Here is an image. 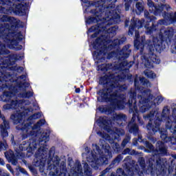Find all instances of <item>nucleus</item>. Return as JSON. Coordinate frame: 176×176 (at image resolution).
<instances>
[{
  "label": "nucleus",
  "instance_id": "1",
  "mask_svg": "<svg viewBox=\"0 0 176 176\" xmlns=\"http://www.w3.org/2000/svg\"><path fill=\"white\" fill-rule=\"evenodd\" d=\"M131 52H120L119 64H102L98 66V71L106 72L105 75L99 80V84L102 85L104 88L100 89L98 94L100 97L98 98V101L100 102H109L111 105L109 112H112L113 109H124L126 104H129L130 113H133L131 122L128 124L129 133H133L134 135L138 134V125L135 123L138 118L139 124L142 126L144 121L138 116V109L137 108V93L134 89H131L128 103L126 102V95L120 91L127 90L126 85L120 84V82L128 79H131V74H129V69L133 67L134 62L129 63L126 58L130 56Z\"/></svg>",
  "mask_w": 176,
  "mask_h": 176
},
{
  "label": "nucleus",
  "instance_id": "2",
  "mask_svg": "<svg viewBox=\"0 0 176 176\" xmlns=\"http://www.w3.org/2000/svg\"><path fill=\"white\" fill-rule=\"evenodd\" d=\"M96 7L95 17H91L88 19V23H97L96 26H93L89 29L90 32L95 31V33L92 35L93 38H95L100 34L102 38H98L94 42L93 47L99 52H94V58L98 60V63H100L105 60V53L103 52V49H107V44L108 41L104 39V36H108L107 34H109V36L113 38L116 35V31L119 28L117 25L109 28V25L112 24H118L120 23V6L115 8V4H110L107 7L104 6V1L102 0L95 2L94 4ZM102 32V34H101Z\"/></svg>",
  "mask_w": 176,
  "mask_h": 176
},
{
  "label": "nucleus",
  "instance_id": "3",
  "mask_svg": "<svg viewBox=\"0 0 176 176\" xmlns=\"http://www.w3.org/2000/svg\"><path fill=\"white\" fill-rule=\"evenodd\" d=\"M170 115V109L168 107H164L162 110V118L157 116L156 120L154 121V124H152V120L155 118V111H151L150 113L144 116H143L145 120H149L146 129L148 131L150 135H155L156 133L160 131L161 134L160 137L164 141V142H170L172 145H175L176 144V109H173L172 116ZM164 120L166 122V128L170 130L173 133V137L167 136V131H160V124Z\"/></svg>",
  "mask_w": 176,
  "mask_h": 176
},
{
  "label": "nucleus",
  "instance_id": "4",
  "mask_svg": "<svg viewBox=\"0 0 176 176\" xmlns=\"http://www.w3.org/2000/svg\"><path fill=\"white\" fill-rule=\"evenodd\" d=\"M6 76L3 74V76L0 77V91H3V95L0 96V101L3 102H10L3 106L4 111L9 109H16V112L10 116V119L12 120L14 124H19L21 120L27 118L30 109L24 107V105H30L31 102L30 100H13V96L14 94L10 91L11 86L9 83L10 80V76L8 78L6 79Z\"/></svg>",
  "mask_w": 176,
  "mask_h": 176
},
{
  "label": "nucleus",
  "instance_id": "5",
  "mask_svg": "<svg viewBox=\"0 0 176 176\" xmlns=\"http://www.w3.org/2000/svg\"><path fill=\"white\" fill-rule=\"evenodd\" d=\"M0 21H3V23H10V24L3 23L0 25V38L3 39L9 49L16 52L21 50L23 45L19 44L20 32L14 31L17 27H21V21L8 15L0 16Z\"/></svg>",
  "mask_w": 176,
  "mask_h": 176
},
{
  "label": "nucleus",
  "instance_id": "6",
  "mask_svg": "<svg viewBox=\"0 0 176 176\" xmlns=\"http://www.w3.org/2000/svg\"><path fill=\"white\" fill-rule=\"evenodd\" d=\"M144 145L147 149H149L148 152L153 153V156L148 160L151 171L155 173L157 176H167V168L166 167L167 160L157 157V155L167 156L168 155V147L162 141H158L156 143L155 149L153 144L148 141L144 142Z\"/></svg>",
  "mask_w": 176,
  "mask_h": 176
},
{
  "label": "nucleus",
  "instance_id": "7",
  "mask_svg": "<svg viewBox=\"0 0 176 176\" xmlns=\"http://www.w3.org/2000/svg\"><path fill=\"white\" fill-rule=\"evenodd\" d=\"M92 146L93 151H89L86 154L87 162L94 170H98L100 164L105 163L108 159H111V146L108 144H102V148L104 151H102L97 144H92Z\"/></svg>",
  "mask_w": 176,
  "mask_h": 176
},
{
  "label": "nucleus",
  "instance_id": "8",
  "mask_svg": "<svg viewBox=\"0 0 176 176\" xmlns=\"http://www.w3.org/2000/svg\"><path fill=\"white\" fill-rule=\"evenodd\" d=\"M124 162H127L124 164V168L127 171L128 175L124 174V170L122 168L117 169V175L119 176H144V173H156L152 171L151 166L149 168L146 169L145 165V158L140 157L138 160V163H139L141 168L138 164H135V161L131 160V156H127L124 158Z\"/></svg>",
  "mask_w": 176,
  "mask_h": 176
},
{
  "label": "nucleus",
  "instance_id": "9",
  "mask_svg": "<svg viewBox=\"0 0 176 176\" xmlns=\"http://www.w3.org/2000/svg\"><path fill=\"white\" fill-rule=\"evenodd\" d=\"M25 0H0V13L9 14L14 12L18 16L25 14Z\"/></svg>",
  "mask_w": 176,
  "mask_h": 176
},
{
  "label": "nucleus",
  "instance_id": "10",
  "mask_svg": "<svg viewBox=\"0 0 176 176\" xmlns=\"http://www.w3.org/2000/svg\"><path fill=\"white\" fill-rule=\"evenodd\" d=\"M42 116L41 113H36L29 117L28 120H25V118L21 120L20 123L17 124L16 126V130H22L24 134L26 135H35V130H38L41 126H43L46 122L45 120H40L36 124L32 126V124L30 120H36Z\"/></svg>",
  "mask_w": 176,
  "mask_h": 176
},
{
  "label": "nucleus",
  "instance_id": "11",
  "mask_svg": "<svg viewBox=\"0 0 176 176\" xmlns=\"http://www.w3.org/2000/svg\"><path fill=\"white\" fill-rule=\"evenodd\" d=\"M60 157L57 155H54L50 162L51 166H53V169H51L50 173L52 176H71L67 171V165L65 161H61L60 163Z\"/></svg>",
  "mask_w": 176,
  "mask_h": 176
},
{
  "label": "nucleus",
  "instance_id": "12",
  "mask_svg": "<svg viewBox=\"0 0 176 176\" xmlns=\"http://www.w3.org/2000/svg\"><path fill=\"white\" fill-rule=\"evenodd\" d=\"M67 164L71 167L70 173L72 176H91L92 174L91 168H90L87 162L82 163V164H84V172L82 164H80V162L79 161H76V162L74 163V160L69 158Z\"/></svg>",
  "mask_w": 176,
  "mask_h": 176
},
{
  "label": "nucleus",
  "instance_id": "13",
  "mask_svg": "<svg viewBox=\"0 0 176 176\" xmlns=\"http://www.w3.org/2000/svg\"><path fill=\"white\" fill-rule=\"evenodd\" d=\"M156 41L157 40L155 39L153 41V45L149 47L151 52L148 54L142 56V60L143 63H144V65L146 67V68H152V67H153V63L160 64V59L159 57L152 52V50H155V49H153L154 47L157 49V47L160 46V41H157V43L156 44V43H155Z\"/></svg>",
  "mask_w": 176,
  "mask_h": 176
},
{
  "label": "nucleus",
  "instance_id": "14",
  "mask_svg": "<svg viewBox=\"0 0 176 176\" xmlns=\"http://www.w3.org/2000/svg\"><path fill=\"white\" fill-rule=\"evenodd\" d=\"M144 23H145L144 19H142L141 21H134V19H133L131 20V25L129 30V35H133L135 31V36L136 39L134 41V46L138 49H140V41L137 40L138 39V38H140V33L138 32V30H140L142 27Z\"/></svg>",
  "mask_w": 176,
  "mask_h": 176
},
{
  "label": "nucleus",
  "instance_id": "15",
  "mask_svg": "<svg viewBox=\"0 0 176 176\" xmlns=\"http://www.w3.org/2000/svg\"><path fill=\"white\" fill-rule=\"evenodd\" d=\"M21 58V56L17 54H10L5 58L0 56V73L4 75L5 71L8 69V67H9V65H13L16 61Z\"/></svg>",
  "mask_w": 176,
  "mask_h": 176
},
{
  "label": "nucleus",
  "instance_id": "16",
  "mask_svg": "<svg viewBox=\"0 0 176 176\" xmlns=\"http://www.w3.org/2000/svg\"><path fill=\"white\" fill-rule=\"evenodd\" d=\"M147 5L149 8L150 12H153L155 16L161 14V13H163L164 10L168 12L171 9V7L168 4H158L157 6H155L153 1L151 0L147 1Z\"/></svg>",
  "mask_w": 176,
  "mask_h": 176
},
{
  "label": "nucleus",
  "instance_id": "17",
  "mask_svg": "<svg viewBox=\"0 0 176 176\" xmlns=\"http://www.w3.org/2000/svg\"><path fill=\"white\" fill-rule=\"evenodd\" d=\"M159 36L161 41H164V39H170L173 36H174V29L171 28H166L163 27L160 30Z\"/></svg>",
  "mask_w": 176,
  "mask_h": 176
},
{
  "label": "nucleus",
  "instance_id": "18",
  "mask_svg": "<svg viewBox=\"0 0 176 176\" xmlns=\"http://www.w3.org/2000/svg\"><path fill=\"white\" fill-rule=\"evenodd\" d=\"M138 98L140 104H146L151 100H153V95L151 94V89H145L142 95L138 96Z\"/></svg>",
  "mask_w": 176,
  "mask_h": 176
},
{
  "label": "nucleus",
  "instance_id": "19",
  "mask_svg": "<svg viewBox=\"0 0 176 176\" xmlns=\"http://www.w3.org/2000/svg\"><path fill=\"white\" fill-rule=\"evenodd\" d=\"M18 154L16 156H15L14 153H13V151L10 150L8 152L5 153V156L6 159L10 162V163H12L13 166L17 165V157L19 156V154L20 153L19 151H16Z\"/></svg>",
  "mask_w": 176,
  "mask_h": 176
},
{
  "label": "nucleus",
  "instance_id": "20",
  "mask_svg": "<svg viewBox=\"0 0 176 176\" xmlns=\"http://www.w3.org/2000/svg\"><path fill=\"white\" fill-rule=\"evenodd\" d=\"M114 122L119 126H123V123L127 120L126 115L123 113H115L113 114Z\"/></svg>",
  "mask_w": 176,
  "mask_h": 176
},
{
  "label": "nucleus",
  "instance_id": "21",
  "mask_svg": "<svg viewBox=\"0 0 176 176\" xmlns=\"http://www.w3.org/2000/svg\"><path fill=\"white\" fill-rule=\"evenodd\" d=\"M22 145L26 151H28V149L29 151L30 149L34 151L37 146L36 142L34 140H30V142H23Z\"/></svg>",
  "mask_w": 176,
  "mask_h": 176
},
{
  "label": "nucleus",
  "instance_id": "22",
  "mask_svg": "<svg viewBox=\"0 0 176 176\" xmlns=\"http://www.w3.org/2000/svg\"><path fill=\"white\" fill-rule=\"evenodd\" d=\"M162 17H164L165 20L170 21V23H176V12L175 13H167L166 11H164L162 12Z\"/></svg>",
  "mask_w": 176,
  "mask_h": 176
},
{
  "label": "nucleus",
  "instance_id": "23",
  "mask_svg": "<svg viewBox=\"0 0 176 176\" xmlns=\"http://www.w3.org/2000/svg\"><path fill=\"white\" fill-rule=\"evenodd\" d=\"M113 140H118L120 135H123L124 134V130L118 128L113 129Z\"/></svg>",
  "mask_w": 176,
  "mask_h": 176
},
{
  "label": "nucleus",
  "instance_id": "24",
  "mask_svg": "<svg viewBox=\"0 0 176 176\" xmlns=\"http://www.w3.org/2000/svg\"><path fill=\"white\" fill-rule=\"evenodd\" d=\"M144 28H146V34L148 35H151L153 31H156V26L155 25V23H153L152 26L149 27V22H146V23L144 25Z\"/></svg>",
  "mask_w": 176,
  "mask_h": 176
},
{
  "label": "nucleus",
  "instance_id": "25",
  "mask_svg": "<svg viewBox=\"0 0 176 176\" xmlns=\"http://www.w3.org/2000/svg\"><path fill=\"white\" fill-rule=\"evenodd\" d=\"M124 42H126V37H122L120 39L117 38V39H115L112 42L111 46L113 47H115L116 46H119V45H123V43H124Z\"/></svg>",
  "mask_w": 176,
  "mask_h": 176
},
{
  "label": "nucleus",
  "instance_id": "26",
  "mask_svg": "<svg viewBox=\"0 0 176 176\" xmlns=\"http://www.w3.org/2000/svg\"><path fill=\"white\" fill-rule=\"evenodd\" d=\"M10 52L8 50H6V45L0 41V56H6L8 54H10Z\"/></svg>",
  "mask_w": 176,
  "mask_h": 176
},
{
  "label": "nucleus",
  "instance_id": "27",
  "mask_svg": "<svg viewBox=\"0 0 176 176\" xmlns=\"http://www.w3.org/2000/svg\"><path fill=\"white\" fill-rule=\"evenodd\" d=\"M100 123H101V124H103V126H104V127H109V124H111V120H109L108 118L107 117H100L98 119Z\"/></svg>",
  "mask_w": 176,
  "mask_h": 176
},
{
  "label": "nucleus",
  "instance_id": "28",
  "mask_svg": "<svg viewBox=\"0 0 176 176\" xmlns=\"http://www.w3.org/2000/svg\"><path fill=\"white\" fill-rule=\"evenodd\" d=\"M123 160V155L122 154H119L111 163L110 167H113L115 164H119L120 162Z\"/></svg>",
  "mask_w": 176,
  "mask_h": 176
},
{
  "label": "nucleus",
  "instance_id": "29",
  "mask_svg": "<svg viewBox=\"0 0 176 176\" xmlns=\"http://www.w3.org/2000/svg\"><path fill=\"white\" fill-rule=\"evenodd\" d=\"M142 153H138L137 151H135V150H131L129 148H125L123 151H122V155H141Z\"/></svg>",
  "mask_w": 176,
  "mask_h": 176
},
{
  "label": "nucleus",
  "instance_id": "30",
  "mask_svg": "<svg viewBox=\"0 0 176 176\" xmlns=\"http://www.w3.org/2000/svg\"><path fill=\"white\" fill-rule=\"evenodd\" d=\"M144 74L145 76H146L149 79H155V78H156V74L149 69H146L144 72Z\"/></svg>",
  "mask_w": 176,
  "mask_h": 176
},
{
  "label": "nucleus",
  "instance_id": "31",
  "mask_svg": "<svg viewBox=\"0 0 176 176\" xmlns=\"http://www.w3.org/2000/svg\"><path fill=\"white\" fill-rule=\"evenodd\" d=\"M144 1L142 0H140L136 3V8L141 13L142 12H144Z\"/></svg>",
  "mask_w": 176,
  "mask_h": 176
},
{
  "label": "nucleus",
  "instance_id": "32",
  "mask_svg": "<svg viewBox=\"0 0 176 176\" xmlns=\"http://www.w3.org/2000/svg\"><path fill=\"white\" fill-rule=\"evenodd\" d=\"M49 140H50L49 135L47 133H43L40 138V142H44V144H46Z\"/></svg>",
  "mask_w": 176,
  "mask_h": 176
},
{
  "label": "nucleus",
  "instance_id": "33",
  "mask_svg": "<svg viewBox=\"0 0 176 176\" xmlns=\"http://www.w3.org/2000/svg\"><path fill=\"white\" fill-rule=\"evenodd\" d=\"M144 17L149 20V21H155V20H157L155 16H151V14H149L148 10H144Z\"/></svg>",
  "mask_w": 176,
  "mask_h": 176
},
{
  "label": "nucleus",
  "instance_id": "34",
  "mask_svg": "<svg viewBox=\"0 0 176 176\" xmlns=\"http://www.w3.org/2000/svg\"><path fill=\"white\" fill-rule=\"evenodd\" d=\"M140 82L142 83L143 86H146L147 87H151V82L146 80L144 77H140Z\"/></svg>",
  "mask_w": 176,
  "mask_h": 176
},
{
  "label": "nucleus",
  "instance_id": "35",
  "mask_svg": "<svg viewBox=\"0 0 176 176\" xmlns=\"http://www.w3.org/2000/svg\"><path fill=\"white\" fill-rule=\"evenodd\" d=\"M3 120V129L8 130V129H10V126H9V121L6 120L5 119V117H2Z\"/></svg>",
  "mask_w": 176,
  "mask_h": 176
},
{
  "label": "nucleus",
  "instance_id": "36",
  "mask_svg": "<svg viewBox=\"0 0 176 176\" xmlns=\"http://www.w3.org/2000/svg\"><path fill=\"white\" fill-rule=\"evenodd\" d=\"M97 134H98V135H99V137H101L104 140H109L110 136L108 133H104L101 131H98Z\"/></svg>",
  "mask_w": 176,
  "mask_h": 176
},
{
  "label": "nucleus",
  "instance_id": "37",
  "mask_svg": "<svg viewBox=\"0 0 176 176\" xmlns=\"http://www.w3.org/2000/svg\"><path fill=\"white\" fill-rule=\"evenodd\" d=\"M32 96H34V92L32 91H25L22 94V97H23V98H30V97H32Z\"/></svg>",
  "mask_w": 176,
  "mask_h": 176
},
{
  "label": "nucleus",
  "instance_id": "38",
  "mask_svg": "<svg viewBox=\"0 0 176 176\" xmlns=\"http://www.w3.org/2000/svg\"><path fill=\"white\" fill-rule=\"evenodd\" d=\"M163 100H164V98H163V96H157V98L154 100V103L159 105V104H162V102H163Z\"/></svg>",
  "mask_w": 176,
  "mask_h": 176
},
{
  "label": "nucleus",
  "instance_id": "39",
  "mask_svg": "<svg viewBox=\"0 0 176 176\" xmlns=\"http://www.w3.org/2000/svg\"><path fill=\"white\" fill-rule=\"evenodd\" d=\"M130 140H131V138L130 136H126L122 142V146L124 148V146H126V145L130 142Z\"/></svg>",
  "mask_w": 176,
  "mask_h": 176
},
{
  "label": "nucleus",
  "instance_id": "40",
  "mask_svg": "<svg viewBox=\"0 0 176 176\" xmlns=\"http://www.w3.org/2000/svg\"><path fill=\"white\" fill-rule=\"evenodd\" d=\"M8 149V144L6 142L0 141V151H6Z\"/></svg>",
  "mask_w": 176,
  "mask_h": 176
},
{
  "label": "nucleus",
  "instance_id": "41",
  "mask_svg": "<svg viewBox=\"0 0 176 176\" xmlns=\"http://www.w3.org/2000/svg\"><path fill=\"white\" fill-rule=\"evenodd\" d=\"M111 168H112V166H111V165H109V167H107L106 169H104L103 171H102L100 173V175H99V176H105V175H107V174H108V173H109V170H111Z\"/></svg>",
  "mask_w": 176,
  "mask_h": 176
},
{
  "label": "nucleus",
  "instance_id": "42",
  "mask_svg": "<svg viewBox=\"0 0 176 176\" xmlns=\"http://www.w3.org/2000/svg\"><path fill=\"white\" fill-rule=\"evenodd\" d=\"M20 87H24L25 89H27V87H30V83L23 81V82H21V83L19 84Z\"/></svg>",
  "mask_w": 176,
  "mask_h": 176
},
{
  "label": "nucleus",
  "instance_id": "43",
  "mask_svg": "<svg viewBox=\"0 0 176 176\" xmlns=\"http://www.w3.org/2000/svg\"><path fill=\"white\" fill-rule=\"evenodd\" d=\"M167 25V22L164 19H160L158 21L157 25Z\"/></svg>",
  "mask_w": 176,
  "mask_h": 176
},
{
  "label": "nucleus",
  "instance_id": "44",
  "mask_svg": "<svg viewBox=\"0 0 176 176\" xmlns=\"http://www.w3.org/2000/svg\"><path fill=\"white\" fill-rule=\"evenodd\" d=\"M1 135L2 137H8V129H1Z\"/></svg>",
  "mask_w": 176,
  "mask_h": 176
},
{
  "label": "nucleus",
  "instance_id": "45",
  "mask_svg": "<svg viewBox=\"0 0 176 176\" xmlns=\"http://www.w3.org/2000/svg\"><path fill=\"white\" fill-rule=\"evenodd\" d=\"M148 107H146L145 105H142L140 107V112H142L143 113L146 112L148 111Z\"/></svg>",
  "mask_w": 176,
  "mask_h": 176
},
{
  "label": "nucleus",
  "instance_id": "46",
  "mask_svg": "<svg viewBox=\"0 0 176 176\" xmlns=\"http://www.w3.org/2000/svg\"><path fill=\"white\" fill-rule=\"evenodd\" d=\"M6 167H7L8 170H9V171H10V173L12 174H14V171L13 170V168H12V166H10V164H7Z\"/></svg>",
  "mask_w": 176,
  "mask_h": 176
},
{
  "label": "nucleus",
  "instance_id": "47",
  "mask_svg": "<svg viewBox=\"0 0 176 176\" xmlns=\"http://www.w3.org/2000/svg\"><path fill=\"white\" fill-rule=\"evenodd\" d=\"M19 79L20 80H21V82H25V80H27V76H25V75H22V76H21L19 78Z\"/></svg>",
  "mask_w": 176,
  "mask_h": 176
},
{
  "label": "nucleus",
  "instance_id": "48",
  "mask_svg": "<svg viewBox=\"0 0 176 176\" xmlns=\"http://www.w3.org/2000/svg\"><path fill=\"white\" fill-rule=\"evenodd\" d=\"M44 147H40L38 148V153H39V155H43V153H46V152H45V148H43Z\"/></svg>",
  "mask_w": 176,
  "mask_h": 176
},
{
  "label": "nucleus",
  "instance_id": "49",
  "mask_svg": "<svg viewBox=\"0 0 176 176\" xmlns=\"http://www.w3.org/2000/svg\"><path fill=\"white\" fill-rule=\"evenodd\" d=\"M130 9V1H126L125 3V10L127 11Z\"/></svg>",
  "mask_w": 176,
  "mask_h": 176
},
{
  "label": "nucleus",
  "instance_id": "50",
  "mask_svg": "<svg viewBox=\"0 0 176 176\" xmlns=\"http://www.w3.org/2000/svg\"><path fill=\"white\" fill-rule=\"evenodd\" d=\"M134 85H135V87H137V86H138V75H135Z\"/></svg>",
  "mask_w": 176,
  "mask_h": 176
},
{
  "label": "nucleus",
  "instance_id": "51",
  "mask_svg": "<svg viewBox=\"0 0 176 176\" xmlns=\"http://www.w3.org/2000/svg\"><path fill=\"white\" fill-rule=\"evenodd\" d=\"M16 71L19 73L23 72V71H24V67H16Z\"/></svg>",
  "mask_w": 176,
  "mask_h": 176
},
{
  "label": "nucleus",
  "instance_id": "52",
  "mask_svg": "<svg viewBox=\"0 0 176 176\" xmlns=\"http://www.w3.org/2000/svg\"><path fill=\"white\" fill-rule=\"evenodd\" d=\"M148 139L151 141V142H153V144H155V142H156V138H153V137H151L149 136L148 138Z\"/></svg>",
  "mask_w": 176,
  "mask_h": 176
},
{
  "label": "nucleus",
  "instance_id": "53",
  "mask_svg": "<svg viewBox=\"0 0 176 176\" xmlns=\"http://www.w3.org/2000/svg\"><path fill=\"white\" fill-rule=\"evenodd\" d=\"M0 176H9V173H3L2 170L0 169Z\"/></svg>",
  "mask_w": 176,
  "mask_h": 176
},
{
  "label": "nucleus",
  "instance_id": "54",
  "mask_svg": "<svg viewBox=\"0 0 176 176\" xmlns=\"http://www.w3.org/2000/svg\"><path fill=\"white\" fill-rule=\"evenodd\" d=\"M135 135H138V140L140 142H141V141H142V136L140 135V132H138V133Z\"/></svg>",
  "mask_w": 176,
  "mask_h": 176
},
{
  "label": "nucleus",
  "instance_id": "55",
  "mask_svg": "<svg viewBox=\"0 0 176 176\" xmlns=\"http://www.w3.org/2000/svg\"><path fill=\"white\" fill-rule=\"evenodd\" d=\"M19 151H27L24 147L23 146V144H21L19 145Z\"/></svg>",
  "mask_w": 176,
  "mask_h": 176
},
{
  "label": "nucleus",
  "instance_id": "56",
  "mask_svg": "<svg viewBox=\"0 0 176 176\" xmlns=\"http://www.w3.org/2000/svg\"><path fill=\"white\" fill-rule=\"evenodd\" d=\"M0 166H5V161L2 158H0Z\"/></svg>",
  "mask_w": 176,
  "mask_h": 176
},
{
  "label": "nucleus",
  "instance_id": "57",
  "mask_svg": "<svg viewBox=\"0 0 176 176\" xmlns=\"http://www.w3.org/2000/svg\"><path fill=\"white\" fill-rule=\"evenodd\" d=\"M168 174H171L173 173V167L169 166V168L168 169Z\"/></svg>",
  "mask_w": 176,
  "mask_h": 176
},
{
  "label": "nucleus",
  "instance_id": "58",
  "mask_svg": "<svg viewBox=\"0 0 176 176\" xmlns=\"http://www.w3.org/2000/svg\"><path fill=\"white\" fill-rule=\"evenodd\" d=\"M36 157L37 159H39V160H41V159H43V157L42 156V155H38V154H36Z\"/></svg>",
  "mask_w": 176,
  "mask_h": 176
},
{
  "label": "nucleus",
  "instance_id": "59",
  "mask_svg": "<svg viewBox=\"0 0 176 176\" xmlns=\"http://www.w3.org/2000/svg\"><path fill=\"white\" fill-rule=\"evenodd\" d=\"M172 157H173V159H174V160H173L174 163H176V155H172Z\"/></svg>",
  "mask_w": 176,
  "mask_h": 176
},
{
  "label": "nucleus",
  "instance_id": "60",
  "mask_svg": "<svg viewBox=\"0 0 176 176\" xmlns=\"http://www.w3.org/2000/svg\"><path fill=\"white\" fill-rule=\"evenodd\" d=\"M125 27H129V20L125 21Z\"/></svg>",
  "mask_w": 176,
  "mask_h": 176
},
{
  "label": "nucleus",
  "instance_id": "61",
  "mask_svg": "<svg viewBox=\"0 0 176 176\" xmlns=\"http://www.w3.org/2000/svg\"><path fill=\"white\" fill-rule=\"evenodd\" d=\"M76 93H80V88L76 89Z\"/></svg>",
  "mask_w": 176,
  "mask_h": 176
},
{
  "label": "nucleus",
  "instance_id": "62",
  "mask_svg": "<svg viewBox=\"0 0 176 176\" xmlns=\"http://www.w3.org/2000/svg\"><path fill=\"white\" fill-rule=\"evenodd\" d=\"M3 118H5V116H3V115H2V113H1V110H0V119H2Z\"/></svg>",
  "mask_w": 176,
  "mask_h": 176
},
{
  "label": "nucleus",
  "instance_id": "63",
  "mask_svg": "<svg viewBox=\"0 0 176 176\" xmlns=\"http://www.w3.org/2000/svg\"><path fill=\"white\" fill-rule=\"evenodd\" d=\"M125 2H131V0H124Z\"/></svg>",
  "mask_w": 176,
  "mask_h": 176
},
{
  "label": "nucleus",
  "instance_id": "64",
  "mask_svg": "<svg viewBox=\"0 0 176 176\" xmlns=\"http://www.w3.org/2000/svg\"><path fill=\"white\" fill-rule=\"evenodd\" d=\"M85 151H89V147H86V148H85Z\"/></svg>",
  "mask_w": 176,
  "mask_h": 176
}]
</instances>
